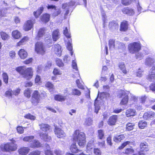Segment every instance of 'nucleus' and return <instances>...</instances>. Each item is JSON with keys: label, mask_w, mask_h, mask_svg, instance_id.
Returning a JSON list of instances; mask_svg holds the SVG:
<instances>
[{"label": "nucleus", "mask_w": 155, "mask_h": 155, "mask_svg": "<svg viewBox=\"0 0 155 155\" xmlns=\"http://www.w3.org/2000/svg\"><path fill=\"white\" fill-rule=\"evenodd\" d=\"M100 100H98V98H97L96 99L95 101L94 102V105L95 106V112L97 114L98 110H100V106H99L98 104V101Z\"/></svg>", "instance_id": "nucleus-34"}, {"label": "nucleus", "mask_w": 155, "mask_h": 155, "mask_svg": "<svg viewBox=\"0 0 155 155\" xmlns=\"http://www.w3.org/2000/svg\"><path fill=\"white\" fill-rule=\"evenodd\" d=\"M15 140H13L11 143L2 145L1 148L2 151L10 152L16 150L17 146V144L15 143Z\"/></svg>", "instance_id": "nucleus-3"}, {"label": "nucleus", "mask_w": 155, "mask_h": 155, "mask_svg": "<svg viewBox=\"0 0 155 155\" xmlns=\"http://www.w3.org/2000/svg\"><path fill=\"white\" fill-rule=\"evenodd\" d=\"M18 54L20 58L23 59L26 58L28 56L27 52L23 49H21L19 50Z\"/></svg>", "instance_id": "nucleus-18"}, {"label": "nucleus", "mask_w": 155, "mask_h": 155, "mask_svg": "<svg viewBox=\"0 0 155 155\" xmlns=\"http://www.w3.org/2000/svg\"><path fill=\"white\" fill-rule=\"evenodd\" d=\"M155 62L154 59L151 58H149L146 59L145 64L147 65L150 66L154 63Z\"/></svg>", "instance_id": "nucleus-35"}, {"label": "nucleus", "mask_w": 155, "mask_h": 155, "mask_svg": "<svg viewBox=\"0 0 155 155\" xmlns=\"http://www.w3.org/2000/svg\"><path fill=\"white\" fill-rule=\"evenodd\" d=\"M72 66L74 69H75L76 70H78V68L77 66V64L76 63V61L75 60H73L72 61Z\"/></svg>", "instance_id": "nucleus-62"}, {"label": "nucleus", "mask_w": 155, "mask_h": 155, "mask_svg": "<svg viewBox=\"0 0 155 155\" xmlns=\"http://www.w3.org/2000/svg\"><path fill=\"white\" fill-rule=\"evenodd\" d=\"M120 30L121 31H125L128 29V24L126 21H123L120 24Z\"/></svg>", "instance_id": "nucleus-20"}, {"label": "nucleus", "mask_w": 155, "mask_h": 155, "mask_svg": "<svg viewBox=\"0 0 155 155\" xmlns=\"http://www.w3.org/2000/svg\"><path fill=\"white\" fill-rule=\"evenodd\" d=\"M12 92L13 91L9 89L6 92L5 94L7 96L12 97L13 94Z\"/></svg>", "instance_id": "nucleus-61"}, {"label": "nucleus", "mask_w": 155, "mask_h": 155, "mask_svg": "<svg viewBox=\"0 0 155 155\" xmlns=\"http://www.w3.org/2000/svg\"><path fill=\"white\" fill-rule=\"evenodd\" d=\"M15 70L27 79H30L32 77L33 71L31 68H26L23 66H21L16 68Z\"/></svg>", "instance_id": "nucleus-2"}, {"label": "nucleus", "mask_w": 155, "mask_h": 155, "mask_svg": "<svg viewBox=\"0 0 155 155\" xmlns=\"http://www.w3.org/2000/svg\"><path fill=\"white\" fill-rule=\"evenodd\" d=\"M40 99H35L32 98L31 100L32 103L34 105L36 106L39 103Z\"/></svg>", "instance_id": "nucleus-56"}, {"label": "nucleus", "mask_w": 155, "mask_h": 155, "mask_svg": "<svg viewBox=\"0 0 155 155\" xmlns=\"http://www.w3.org/2000/svg\"><path fill=\"white\" fill-rule=\"evenodd\" d=\"M66 98V97L60 95H57L54 97V99L56 101H64Z\"/></svg>", "instance_id": "nucleus-32"}, {"label": "nucleus", "mask_w": 155, "mask_h": 155, "mask_svg": "<svg viewBox=\"0 0 155 155\" xmlns=\"http://www.w3.org/2000/svg\"><path fill=\"white\" fill-rule=\"evenodd\" d=\"M0 34L3 40H6L8 39L9 37V35L4 32L2 31L1 32Z\"/></svg>", "instance_id": "nucleus-46"}, {"label": "nucleus", "mask_w": 155, "mask_h": 155, "mask_svg": "<svg viewBox=\"0 0 155 155\" xmlns=\"http://www.w3.org/2000/svg\"><path fill=\"white\" fill-rule=\"evenodd\" d=\"M129 92L124 91H120L119 92L118 96L119 97H123L120 102L121 105L126 104L128 101Z\"/></svg>", "instance_id": "nucleus-6"}, {"label": "nucleus", "mask_w": 155, "mask_h": 155, "mask_svg": "<svg viewBox=\"0 0 155 155\" xmlns=\"http://www.w3.org/2000/svg\"><path fill=\"white\" fill-rule=\"evenodd\" d=\"M155 117V113L153 112H148L145 113L143 115V118L146 120L153 119Z\"/></svg>", "instance_id": "nucleus-10"}, {"label": "nucleus", "mask_w": 155, "mask_h": 155, "mask_svg": "<svg viewBox=\"0 0 155 155\" xmlns=\"http://www.w3.org/2000/svg\"><path fill=\"white\" fill-rule=\"evenodd\" d=\"M28 40V38L27 36H25L19 42L17 43V46H20L25 44Z\"/></svg>", "instance_id": "nucleus-33"}, {"label": "nucleus", "mask_w": 155, "mask_h": 155, "mask_svg": "<svg viewBox=\"0 0 155 155\" xmlns=\"http://www.w3.org/2000/svg\"><path fill=\"white\" fill-rule=\"evenodd\" d=\"M118 67L120 70L124 74L127 73V71L126 69L125 65L124 63L121 62L118 64Z\"/></svg>", "instance_id": "nucleus-25"}, {"label": "nucleus", "mask_w": 155, "mask_h": 155, "mask_svg": "<svg viewBox=\"0 0 155 155\" xmlns=\"http://www.w3.org/2000/svg\"><path fill=\"white\" fill-rule=\"evenodd\" d=\"M24 117L26 118L33 120H35L36 118V117L35 116L30 114L26 115Z\"/></svg>", "instance_id": "nucleus-51"}, {"label": "nucleus", "mask_w": 155, "mask_h": 155, "mask_svg": "<svg viewBox=\"0 0 155 155\" xmlns=\"http://www.w3.org/2000/svg\"><path fill=\"white\" fill-rule=\"evenodd\" d=\"M43 10V7H41L39 9L37 10L36 12H34V14L35 17L36 18H38L42 13Z\"/></svg>", "instance_id": "nucleus-36"}, {"label": "nucleus", "mask_w": 155, "mask_h": 155, "mask_svg": "<svg viewBox=\"0 0 155 155\" xmlns=\"http://www.w3.org/2000/svg\"><path fill=\"white\" fill-rule=\"evenodd\" d=\"M143 71L141 70L140 69H139L137 71V72L136 74L137 77H141L143 74Z\"/></svg>", "instance_id": "nucleus-63"}, {"label": "nucleus", "mask_w": 155, "mask_h": 155, "mask_svg": "<svg viewBox=\"0 0 155 155\" xmlns=\"http://www.w3.org/2000/svg\"><path fill=\"white\" fill-rule=\"evenodd\" d=\"M67 48L70 51L72 50V46L71 44V39L68 40V41L67 43Z\"/></svg>", "instance_id": "nucleus-50"}, {"label": "nucleus", "mask_w": 155, "mask_h": 155, "mask_svg": "<svg viewBox=\"0 0 155 155\" xmlns=\"http://www.w3.org/2000/svg\"><path fill=\"white\" fill-rule=\"evenodd\" d=\"M149 74L147 79L150 81L155 79V65L153 66L149 71Z\"/></svg>", "instance_id": "nucleus-9"}, {"label": "nucleus", "mask_w": 155, "mask_h": 155, "mask_svg": "<svg viewBox=\"0 0 155 155\" xmlns=\"http://www.w3.org/2000/svg\"><path fill=\"white\" fill-rule=\"evenodd\" d=\"M70 150L72 153H78L79 151V150L78 149L75 143L71 144L70 147Z\"/></svg>", "instance_id": "nucleus-21"}, {"label": "nucleus", "mask_w": 155, "mask_h": 155, "mask_svg": "<svg viewBox=\"0 0 155 155\" xmlns=\"http://www.w3.org/2000/svg\"><path fill=\"white\" fill-rule=\"evenodd\" d=\"M61 47L60 45L58 44H56L54 45L52 49L54 50V52L57 55L60 56L61 54Z\"/></svg>", "instance_id": "nucleus-11"}, {"label": "nucleus", "mask_w": 155, "mask_h": 155, "mask_svg": "<svg viewBox=\"0 0 155 155\" xmlns=\"http://www.w3.org/2000/svg\"><path fill=\"white\" fill-rule=\"evenodd\" d=\"M45 86L49 88L50 91H52L54 89L53 85L50 82H47L45 84Z\"/></svg>", "instance_id": "nucleus-43"}, {"label": "nucleus", "mask_w": 155, "mask_h": 155, "mask_svg": "<svg viewBox=\"0 0 155 155\" xmlns=\"http://www.w3.org/2000/svg\"><path fill=\"white\" fill-rule=\"evenodd\" d=\"M81 94V92L79 90L76 89H72L71 92V94L73 95L79 96Z\"/></svg>", "instance_id": "nucleus-38"}, {"label": "nucleus", "mask_w": 155, "mask_h": 155, "mask_svg": "<svg viewBox=\"0 0 155 155\" xmlns=\"http://www.w3.org/2000/svg\"><path fill=\"white\" fill-rule=\"evenodd\" d=\"M76 82L77 84V85L78 87L80 88L81 89H83L84 88V86L83 85H82L81 84V83L79 80L78 79L76 81Z\"/></svg>", "instance_id": "nucleus-58"}, {"label": "nucleus", "mask_w": 155, "mask_h": 155, "mask_svg": "<svg viewBox=\"0 0 155 155\" xmlns=\"http://www.w3.org/2000/svg\"><path fill=\"white\" fill-rule=\"evenodd\" d=\"M108 95V94L107 93L103 92L101 93L99 96V98L98 97V100H100L99 99L101 100H102L103 98L105 97H107V95Z\"/></svg>", "instance_id": "nucleus-54"}, {"label": "nucleus", "mask_w": 155, "mask_h": 155, "mask_svg": "<svg viewBox=\"0 0 155 155\" xmlns=\"http://www.w3.org/2000/svg\"><path fill=\"white\" fill-rule=\"evenodd\" d=\"M141 47L140 43L136 42L130 44L128 46L129 50L130 53L132 54L138 52L140 50Z\"/></svg>", "instance_id": "nucleus-4"}, {"label": "nucleus", "mask_w": 155, "mask_h": 155, "mask_svg": "<svg viewBox=\"0 0 155 155\" xmlns=\"http://www.w3.org/2000/svg\"><path fill=\"white\" fill-rule=\"evenodd\" d=\"M40 128L42 131H47L49 130L50 126L46 124H41L39 125Z\"/></svg>", "instance_id": "nucleus-26"}, {"label": "nucleus", "mask_w": 155, "mask_h": 155, "mask_svg": "<svg viewBox=\"0 0 155 155\" xmlns=\"http://www.w3.org/2000/svg\"><path fill=\"white\" fill-rule=\"evenodd\" d=\"M115 47L117 48L121 49L122 50H124L125 48L124 45L118 41L116 42Z\"/></svg>", "instance_id": "nucleus-27"}, {"label": "nucleus", "mask_w": 155, "mask_h": 155, "mask_svg": "<svg viewBox=\"0 0 155 155\" xmlns=\"http://www.w3.org/2000/svg\"><path fill=\"white\" fill-rule=\"evenodd\" d=\"M60 37V34L58 29H57L53 31L52 38L54 41H57Z\"/></svg>", "instance_id": "nucleus-13"}, {"label": "nucleus", "mask_w": 155, "mask_h": 155, "mask_svg": "<svg viewBox=\"0 0 155 155\" xmlns=\"http://www.w3.org/2000/svg\"><path fill=\"white\" fill-rule=\"evenodd\" d=\"M2 77L4 81L7 84L8 82V76L7 74L6 73H4L2 74Z\"/></svg>", "instance_id": "nucleus-48"}, {"label": "nucleus", "mask_w": 155, "mask_h": 155, "mask_svg": "<svg viewBox=\"0 0 155 155\" xmlns=\"http://www.w3.org/2000/svg\"><path fill=\"white\" fill-rule=\"evenodd\" d=\"M30 149L28 147H22L19 149L18 151L19 154L21 155H25L29 152Z\"/></svg>", "instance_id": "nucleus-14"}, {"label": "nucleus", "mask_w": 155, "mask_h": 155, "mask_svg": "<svg viewBox=\"0 0 155 155\" xmlns=\"http://www.w3.org/2000/svg\"><path fill=\"white\" fill-rule=\"evenodd\" d=\"M53 73L55 75H60L62 74V72L58 69L55 68L53 71Z\"/></svg>", "instance_id": "nucleus-52"}, {"label": "nucleus", "mask_w": 155, "mask_h": 155, "mask_svg": "<svg viewBox=\"0 0 155 155\" xmlns=\"http://www.w3.org/2000/svg\"><path fill=\"white\" fill-rule=\"evenodd\" d=\"M33 24L31 20H28L25 22L23 26V29L26 31L30 30L33 27Z\"/></svg>", "instance_id": "nucleus-12"}, {"label": "nucleus", "mask_w": 155, "mask_h": 155, "mask_svg": "<svg viewBox=\"0 0 155 155\" xmlns=\"http://www.w3.org/2000/svg\"><path fill=\"white\" fill-rule=\"evenodd\" d=\"M41 146L40 143L38 140H35L31 143V147H38Z\"/></svg>", "instance_id": "nucleus-31"}, {"label": "nucleus", "mask_w": 155, "mask_h": 155, "mask_svg": "<svg viewBox=\"0 0 155 155\" xmlns=\"http://www.w3.org/2000/svg\"><path fill=\"white\" fill-rule=\"evenodd\" d=\"M135 124L134 123H128L126 125V129L128 131L132 130Z\"/></svg>", "instance_id": "nucleus-39"}, {"label": "nucleus", "mask_w": 155, "mask_h": 155, "mask_svg": "<svg viewBox=\"0 0 155 155\" xmlns=\"http://www.w3.org/2000/svg\"><path fill=\"white\" fill-rule=\"evenodd\" d=\"M123 13L131 15L134 14V11L132 9L128 8H123L122 10Z\"/></svg>", "instance_id": "nucleus-19"}, {"label": "nucleus", "mask_w": 155, "mask_h": 155, "mask_svg": "<svg viewBox=\"0 0 155 155\" xmlns=\"http://www.w3.org/2000/svg\"><path fill=\"white\" fill-rule=\"evenodd\" d=\"M94 153L95 155H101V153L100 150L98 148L94 149Z\"/></svg>", "instance_id": "nucleus-60"}, {"label": "nucleus", "mask_w": 155, "mask_h": 155, "mask_svg": "<svg viewBox=\"0 0 155 155\" xmlns=\"http://www.w3.org/2000/svg\"><path fill=\"white\" fill-rule=\"evenodd\" d=\"M54 132L56 136L58 138H62L66 136L65 133L60 128L55 127Z\"/></svg>", "instance_id": "nucleus-8"}, {"label": "nucleus", "mask_w": 155, "mask_h": 155, "mask_svg": "<svg viewBox=\"0 0 155 155\" xmlns=\"http://www.w3.org/2000/svg\"><path fill=\"white\" fill-rule=\"evenodd\" d=\"M136 114V111L134 109H129L127 110L126 112V114L127 117L135 116Z\"/></svg>", "instance_id": "nucleus-17"}, {"label": "nucleus", "mask_w": 155, "mask_h": 155, "mask_svg": "<svg viewBox=\"0 0 155 155\" xmlns=\"http://www.w3.org/2000/svg\"><path fill=\"white\" fill-rule=\"evenodd\" d=\"M24 94L25 96L28 98H30L31 94L30 90L28 88L27 89L24 91Z\"/></svg>", "instance_id": "nucleus-47"}, {"label": "nucleus", "mask_w": 155, "mask_h": 155, "mask_svg": "<svg viewBox=\"0 0 155 155\" xmlns=\"http://www.w3.org/2000/svg\"><path fill=\"white\" fill-rule=\"evenodd\" d=\"M130 143V142L129 141H127L124 143L122 144V145L120 146L119 147V149L120 150L123 149L127 145L129 144Z\"/></svg>", "instance_id": "nucleus-59"}, {"label": "nucleus", "mask_w": 155, "mask_h": 155, "mask_svg": "<svg viewBox=\"0 0 155 155\" xmlns=\"http://www.w3.org/2000/svg\"><path fill=\"white\" fill-rule=\"evenodd\" d=\"M147 125V123L145 121H140L138 124V126L139 128L140 129H143L145 127H146Z\"/></svg>", "instance_id": "nucleus-40"}, {"label": "nucleus", "mask_w": 155, "mask_h": 155, "mask_svg": "<svg viewBox=\"0 0 155 155\" xmlns=\"http://www.w3.org/2000/svg\"><path fill=\"white\" fill-rule=\"evenodd\" d=\"M34 136H27L25 137L23 140L25 141L31 142L34 139Z\"/></svg>", "instance_id": "nucleus-41"}, {"label": "nucleus", "mask_w": 155, "mask_h": 155, "mask_svg": "<svg viewBox=\"0 0 155 155\" xmlns=\"http://www.w3.org/2000/svg\"><path fill=\"white\" fill-rule=\"evenodd\" d=\"M117 119V115H113L110 117L107 123L110 125H114Z\"/></svg>", "instance_id": "nucleus-15"}, {"label": "nucleus", "mask_w": 155, "mask_h": 155, "mask_svg": "<svg viewBox=\"0 0 155 155\" xmlns=\"http://www.w3.org/2000/svg\"><path fill=\"white\" fill-rule=\"evenodd\" d=\"M46 30L45 28H41L39 29L38 31V35L36 37V39L37 40H39V38L42 37L43 35L44 34Z\"/></svg>", "instance_id": "nucleus-24"}, {"label": "nucleus", "mask_w": 155, "mask_h": 155, "mask_svg": "<svg viewBox=\"0 0 155 155\" xmlns=\"http://www.w3.org/2000/svg\"><path fill=\"white\" fill-rule=\"evenodd\" d=\"M40 151H35L31 152L29 155H40Z\"/></svg>", "instance_id": "nucleus-64"}, {"label": "nucleus", "mask_w": 155, "mask_h": 155, "mask_svg": "<svg viewBox=\"0 0 155 155\" xmlns=\"http://www.w3.org/2000/svg\"><path fill=\"white\" fill-rule=\"evenodd\" d=\"M56 63L57 65L59 67H63L64 64L62 61L59 59H57L56 60Z\"/></svg>", "instance_id": "nucleus-57"}, {"label": "nucleus", "mask_w": 155, "mask_h": 155, "mask_svg": "<svg viewBox=\"0 0 155 155\" xmlns=\"http://www.w3.org/2000/svg\"><path fill=\"white\" fill-rule=\"evenodd\" d=\"M32 97L34 99H40V95L38 91H34Z\"/></svg>", "instance_id": "nucleus-45"}, {"label": "nucleus", "mask_w": 155, "mask_h": 155, "mask_svg": "<svg viewBox=\"0 0 155 155\" xmlns=\"http://www.w3.org/2000/svg\"><path fill=\"white\" fill-rule=\"evenodd\" d=\"M98 136L99 138L101 139H102L104 136V133L102 130H98Z\"/></svg>", "instance_id": "nucleus-55"}, {"label": "nucleus", "mask_w": 155, "mask_h": 155, "mask_svg": "<svg viewBox=\"0 0 155 155\" xmlns=\"http://www.w3.org/2000/svg\"><path fill=\"white\" fill-rule=\"evenodd\" d=\"M93 120L91 118H88L85 120L84 125L86 126H90L92 124Z\"/></svg>", "instance_id": "nucleus-44"}, {"label": "nucleus", "mask_w": 155, "mask_h": 155, "mask_svg": "<svg viewBox=\"0 0 155 155\" xmlns=\"http://www.w3.org/2000/svg\"><path fill=\"white\" fill-rule=\"evenodd\" d=\"M50 15L48 14H45L43 15L41 17V20L43 22H47L49 21Z\"/></svg>", "instance_id": "nucleus-22"}, {"label": "nucleus", "mask_w": 155, "mask_h": 155, "mask_svg": "<svg viewBox=\"0 0 155 155\" xmlns=\"http://www.w3.org/2000/svg\"><path fill=\"white\" fill-rule=\"evenodd\" d=\"M40 136L41 139L46 141H50L51 139V137L49 136L46 133H41L40 134Z\"/></svg>", "instance_id": "nucleus-16"}, {"label": "nucleus", "mask_w": 155, "mask_h": 155, "mask_svg": "<svg viewBox=\"0 0 155 155\" xmlns=\"http://www.w3.org/2000/svg\"><path fill=\"white\" fill-rule=\"evenodd\" d=\"M109 46L110 50L114 49L115 46L114 40L112 39H110L109 41Z\"/></svg>", "instance_id": "nucleus-37"}, {"label": "nucleus", "mask_w": 155, "mask_h": 155, "mask_svg": "<svg viewBox=\"0 0 155 155\" xmlns=\"http://www.w3.org/2000/svg\"><path fill=\"white\" fill-rule=\"evenodd\" d=\"M64 34L66 37L68 38H71V36L68 30L67 27H66L64 30Z\"/></svg>", "instance_id": "nucleus-49"}, {"label": "nucleus", "mask_w": 155, "mask_h": 155, "mask_svg": "<svg viewBox=\"0 0 155 155\" xmlns=\"http://www.w3.org/2000/svg\"><path fill=\"white\" fill-rule=\"evenodd\" d=\"M35 51L38 54L43 55L45 54L46 50L43 43L38 42L35 44Z\"/></svg>", "instance_id": "nucleus-5"}, {"label": "nucleus", "mask_w": 155, "mask_h": 155, "mask_svg": "<svg viewBox=\"0 0 155 155\" xmlns=\"http://www.w3.org/2000/svg\"><path fill=\"white\" fill-rule=\"evenodd\" d=\"M12 37L15 39H18L21 36L20 32L17 30L13 31L12 33Z\"/></svg>", "instance_id": "nucleus-23"}, {"label": "nucleus", "mask_w": 155, "mask_h": 155, "mask_svg": "<svg viewBox=\"0 0 155 155\" xmlns=\"http://www.w3.org/2000/svg\"><path fill=\"white\" fill-rule=\"evenodd\" d=\"M47 8L48 9H51L53 12L52 13V16L54 17H55L61 13L60 9L57 8L55 6L52 5H48L47 6Z\"/></svg>", "instance_id": "nucleus-7"}, {"label": "nucleus", "mask_w": 155, "mask_h": 155, "mask_svg": "<svg viewBox=\"0 0 155 155\" xmlns=\"http://www.w3.org/2000/svg\"><path fill=\"white\" fill-rule=\"evenodd\" d=\"M85 136V134L79 130L74 131L72 136L74 141L77 142L79 146L83 147L86 144Z\"/></svg>", "instance_id": "nucleus-1"}, {"label": "nucleus", "mask_w": 155, "mask_h": 155, "mask_svg": "<svg viewBox=\"0 0 155 155\" xmlns=\"http://www.w3.org/2000/svg\"><path fill=\"white\" fill-rule=\"evenodd\" d=\"M47 150L45 151L46 155H53L51 151L50 150L49 146L47 144H45Z\"/></svg>", "instance_id": "nucleus-42"}, {"label": "nucleus", "mask_w": 155, "mask_h": 155, "mask_svg": "<svg viewBox=\"0 0 155 155\" xmlns=\"http://www.w3.org/2000/svg\"><path fill=\"white\" fill-rule=\"evenodd\" d=\"M125 138V136L123 134L117 135L114 137V140L116 142H118L122 140Z\"/></svg>", "instance_id": "nucleus-30"}, {"label": "nucleus", "mask_w": 155, "mask_h": 155, "mask_svg": "<svg viewBox=\"0 0 155 155\" xmlns=\"http://www.w3.org/2000/svg\"><path fill=\"white\" fill-rule=\"evenodd\" d=\"M134 150L131 148H127L125 151V153L126 154H131L133 153Z\"/></svg>", "instance_id": "nucleus-53"}, {"label": "nucleus", "mask_w": 155, "mask_h": 155, "mask_svg": "<svg viewBox=\"0 0 155 155\" xmlns=\"http://www.w3.org/2000/svg\"><path fill=\"white\" fill-rule=\"evenodd\" d=\"M140 148L141 151H147L148 150V147L146 143H141L140 145Z\"/></svg>", "instance_id": "nucleus-28"}, {"label": "nucleus", "mask_w": 155, "mask_h": 155, "mask_svg": "<svg viewBox=\"0 0 155 155\" xmlns=\"http://www.w3.org/2000/svg\"><path fill=\"white\" fill-rule=\"evenodd\" d=\"M109 28L111 29H116L117 28L118 24L117 22L113 21L109 23Z\"/></svg>", "instance_id": "nucleus-29"}]
</instances>
